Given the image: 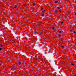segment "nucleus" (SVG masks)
<instances>
[{
  "label": "nucleus",
  "mask_w": 76,
  "mask_h": 76,
  "mask_svg": "<svg viewBox=\"0 0 76 76\" xmlns=\"http://www.w3.org/2000/svg\"><path fill=\"white\" fill-rule=\"evenodd\" d=\"M59 12L61 13V10H59Z\"/></svg>",
  "instance_id": "11"
},
{
  "label": "nucleus",
  "mask_w": 76,
  "mask_h": 76,
  "mask_svg": "<svg viewBox=\"0 0 76 76\" xmlns=\"http://www.w3.org/2000/svg\"><path fill=\"white\" fill-rule=\"evenodd\" d=\"M45 10H44L43 11H42V13H44V12H45Z\"/></svg>",
  "instance_id": "2"
},
{
  "label": "nucleus",
  "mask_w": 76,
  "mask_h": 76,
  "mask_svg": "<svg viewBox=\"0 0 76 76\" xmlns=\"http://www.w3.org/2000/svg\"><path fill=\"white\" fill-rule=\"evenodd\" d=\"M73 33H74V34H76V32L74 31L73 32Z\"/></svg>",
  "instance_id": "15"
},
{
  "label": "nucleus",
  "mask_w": 76,
  "mask_h": 76,
  "mask_svg": "<svg viewBox=\"0 0 76 76\" xmlns=\"http://www.w3.org/2000/svg\"><path fill=\"white\" fill-rule=\"evenodd\" d=\"M61 23H63V22H61Z\"/></svg>",
  "instance_id": "17"
},
{
  "label": "nucleus",
  "mask_w": 76,
  "mask_h": 76,
  "mask_svg": "<svg viewBox=\"0 0 76 76\" xmlns=\"http://www.w3.org/2000/svg\"><path fill=\"white\" fill-rule=\"evenodd\" d=\"M43 9L42 7V8H41V10L42 11V10H43Z\"/></svg>",
  "instance_id": "8"
},
{
  "label": "nucleus",
  "mask_w": 76,
  "mask_h": 76,
  "mask_svg": "<svg viewBox=\"0 0 76 76\" xmlns=\"http://www.w3.org/2000/svg\"><path fill=\"white\" fill-rule=\"evenodd\" d=\"M75 15H76V13H75Z\"/></svg>",
  "instance_id": "20"
},
{
  "label": "nucleus",
  "mask_w": 76,
  "mask_h": 76,
  "mask_svg": "<svg viewBox=\"0 0 76 76\" xmlns=\"http://www.w3.org/2000/svg\"><path fill=\"white\" fill-rule=\"evenodd\" d=\"M18 63H19V64L20 65V64H21V63H20V62H18Z\"/></svg>",
  "instance_id": "5"
},
{
  "label": "nucleus",
  "mask_w": 76,
  "mask_h": 76,
  "mask_svg": "<svg viewBox=\"0 0 76 76\" xmlns=\"http://www.w3.org/2000/svg\"><path fill=\"white\" fill-rule=\"evenodd\" d=\"M61 48H64V46H61Z\"/></svg>",
  "instance_id": "3"
},
{
  "label": "nucleus",
  "mask_w": 76,
  "mask_h": 76,
  "mask_svg": "<svg viewBox=\"0 0 76 76\" xmlns=\"http://www.w3.org/2000/svg\"><path fill=\"white\" fill-rule=\"evenodd\" d=\"M44 14H42V16H44Z\"/></svg>",
  "instance_id": "10"
},
{
  "label": "nucleus",
  "mask_w": 76,
  "mask_h": 76,
  "mask_svg": "<svg viewBox=\"0 0 76 76\" xmlns=\"http://www.w3.org/2000/svg\"><path fill=\"white\" fill-rule=\"evenodd\" d=\"M53 29H54V27L53 28Z\"/></svg>",
  "instance_id": "16"
},
{
  "label": "nucleus",
  "mask_w": 76,
  "mask_h": 76,
  "mask_svg": "<svg viewBox=\"0 0 76 76\" xmlns=\"http://www.w3.org/2000/svg\"><path fill=\"white\" fill-rule=\"evenodd\" d=\"M71 65H72V66H74V64H71Z\"/></svg>",
  "instance_id": "13"
},
{
  "label": "nucleus",
  "mask_w": 76,
  "mask_h": 76,
  "mask_svg": "<svg viewBox=\"0 0 76 76\" xmlns=\"http://www.w3.org/2000/svg\"><path fill=\"white\" fill-rule=\"evenodd\" d=\"M2 48H0V51H1V50H2Z\"/></svg>",
  "instance_id": "12"
},
{
  "label": "nucleus",
  "mask_w": 76,
  "mask_h": 76,
  "mask_svg": "<svg viewBox=\"0 0 76 76\" xmlns=\"http://www.w3.org/2000/svg\"><path fill=\"white\" fill-rule=\"evenodd\" d=\"M58 32H59V33H60V34H61V31H58Z\"/></svg>",
  "instance_id": "9"
},
{
  "label": "nucleus",
  "mask_w": 76,
  "mask_h": 76,
  "mask_svg": "<svg viewBox=\"0 0 76 76\" xmlns=\"http://www.w3.org/2000/svg\"><path fill=\"white\" fill-rule=\"evenodd\" d=\"M55 3H58V1H55Z\"/></svg>",
  "instance_id": "1"
},
{
  "label": "nucleus",
  "mask_w": 76,
  "mask_h": 76,
  "mask_svg": "<svg viewBox=\"0 0 76 76\" xmlns=\"http://www.w3.org/2000/svg\"><path fill=\"white\" fill-rule=\"evenodd\" d=\"M1 45V47H3V45Z\"/></svg>",
  "instance_id": "14"
},
{
  "label": "nucleus",
  "mask_w": 76,
  "mask_h": 76,
  "mask_svg": "<svg viewBox=\"0 0 76 76\" xmlns=\"http://www.w3.org/2000/svg\"><path fill=\"white\" fill-rule=\"evenodd\" d=\"M24 6H26V5H24Z\"/></svg>",
  "instance_id": "19"
},
{
  "label": "nucleus",
  "mask_w": 76,
  "mask_h": 76,
  "mask_svg": "<svg viewBox=\"0 0 76 76\" xmlns=\"http://www.w3.org/2000/svg\"><path fill=\"white\" fill-rule=\"evenodd\" d=\"M17 7V6L16 5H15L14 7V8H16Z\"/></svg>",
  "instance_id": "6"
},
{
  "label": "nucleus",
  "mask_w": 76,
  "mask_h": 76,
  "mask_svg": "<svg viewBox=\"0 0 76 76\" xmlns=\"http://www.w3.org/2000/svg\"><path fill=\"white\" fill-rule=\"evenodd\" d=\"M58 9H61V8L59 7H57Z\"/></svg>",
  "instance_id": "7"
},
{
  "label": "nucleus",
  "mask_w": 76,
  "mask_h": 76,
  "mask_svg": "<svg viewBox=\"0 0 76 76\" xmlns=\"http://www.w3.org/2000/svg\"><path fill=\"white\" fill-rule=\"evenodd\" d=\"M33 4L34 6H35V3H34Z\"/></svg>",
  "instance_id": "4"
},
{
  "label": "nucleus",
  "mask_w": 76,
  "mask_h": 76,
  "mask_svg": "<svg viewBox=\"0 0 76 76\" xmlns=\"http://www.w3.org/2000/svg\"><path fill=\"white\" fill-rule=\"evenodd\" d=\"M57 12V11H56V12Z\"/></svg>",
  "instance_id": "22"
},
{
  "label": "nucleus",
  "mask_w": 76,
  "mask_h": 76,
  "mask_svg": "<svg viewBox=\"0 0 76 76\" xmlns=\"http://www.w3.org/2000/svg\"><path fill=\"white\" fill-rule=\"evenodd\" d=\"M58 36H59V37H60L61 36V35H59Z\"/></svg>",
  "instance_id": "18"
},
{
  "label": "nucleus",
  "mask_w": 76,
  "mask_h": 76,
  "mask_svg": "<svg viewBox=\"0 0 76 76\" xmlns=\"http://www.w3.org/2000/svg\"><path fill=\"white\" fill-rule=\"evenodd\" d=\"M70 31H71V32H72V30H70Z\"/></svg>",
  "instance_id": "21"
}]
</instances>
